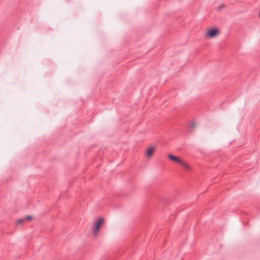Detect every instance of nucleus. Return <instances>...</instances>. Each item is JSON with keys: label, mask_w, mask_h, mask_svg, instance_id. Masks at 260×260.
<instances>
[{"label": "nucleus", "mask_w": 260, "mask_h": 260, "mask_svg": "<svg viewBox=\"0 0 260 260\" xmlns=\"http://www.w3.org/2000/svg\"><path fill=\"white\" fill-rule=\"evenodd\" d=\"M224 7H225L224 5L222 4L217 8L216 10H217V11H220L222 9H223Z\"/></svg>", "instance_id": "obj_5"}, {"label": "nucleus", "mask_w": 260, "mask_h": 260, "mask_svg": "<svg viewBox=\"0 0 260 260\" xmlns=\"http://www.w3.org/2000/svg\"><path fill=\"white\" fill-rule=\"evenodd\" d=\"M24 221V218L19 219V220H17V224H20L22 222H23Z\"/></svg>", "instance_id": "obj_6"}, {"label": "nucleus", "mask_w": 260, "mask_h": 260, "mask_svg": "<svg viewBox=\"0 0 260 260\" xmlns=\"http://www.w3.org/2000/svg\"><path fill=\"white\" fill-rule=\"evenodd\" d=\"M104 219L103 217H100L95 220L92 223V231L93 235L96 237L99 233L101 226L104 224Z\"/></svg>", "instance_id": "obj_1"}, {"label": "nucleus", "mask_w": 260, "mask_h": 260, "mask_svg": "<svg viewBox=\"0 0 260 260\" xmlns=\"http://www.w3.org/2000/svg\"><path fill=\"white\" fill-rule=\"evenodd\" d=\"M219 34V29L217 28L210 29L206 32V36L209 38H214Z\"/></svg>", "instance_id": "obj_3"}, {"label": "nucleus", "mask_w": 260, "mask_h": 260, "mask_svg": "<svg viewBox=\"0 0 260 260\" xmlns=\"http://www.w3.org/2000/svg\"><path fill=\"white\" fill-rule=\"evenodd\" d=\"M155 150V147L154 146H151L149 147L146 151V154L148 157H150L153 154L154 151Z\"/></svg>", "instance_id": "obj_4"}, {"label": "nucleus", "mask_w": 260, "mask_h": 260, "mask_svg": "<svg viewBox=\"0 0 260 260\" xmlns=\"http://www.w3.org/2000/svg\"><path fill=\"white\" fill-rule=\"evenodd\" d=\"M24 220H28L31 219V217L30 216H28L24 218Z\"/></svg>", "instance_id": "obj_7"}, {"label": "nucleus", "mask_w": 260, "mask_h": 260, "mask_svg": "<svg viewBox=\"0 0 260 260\" xmlns=\"http://www.w3.org/2000/svg\"><path fill=\"white\" fill-rule=\"evenodd\" d=\"M168 157L173 161L181 165L187 170H189V166L181 158L170 154L168 155Z\"/></svg>", "instance_id": "obj_2"}, {"label": "nucleus", "mask_w": 260, "mask_h": 260, "mask_svg": "<svg viewBox=\"0 0 260 260\" xmlns=\"http://www.w3.org/2000/svg\"><path fill=\"white\" fill-rule=\"evenodd\" d=\"M258 16H260V10H259V12Z\"/></svg>", "instance_id": "obj_9"}, {"label": "nucleus", "mask_w": 260, "mask_h": 260, "mask_svg": "<svg viewBox=\"0 0 260 260\" xmlns=\"http://www.w3.org/2000/svg\"><path fill=\"white\" fill-rule=\"evenodd\" d=\"M191 127H192V128H193V127H194V124H192Z\"/></svg>", "instance_id": "obj_8"}]
</instances>
